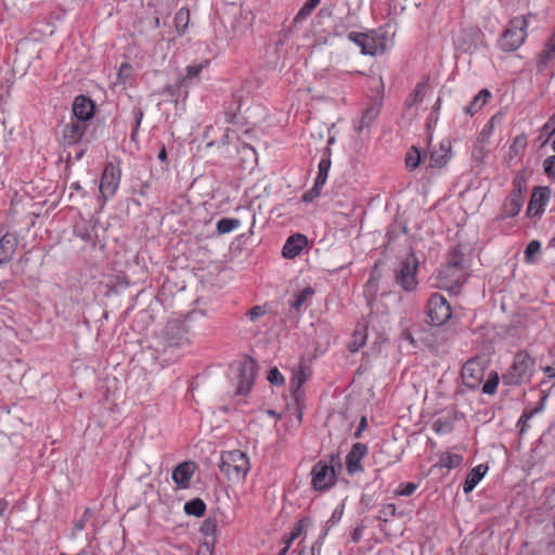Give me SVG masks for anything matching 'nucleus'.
<instances>
[{
  "label": "nucleus",
  "mask_w": 555,
  "mask_h": 555,
  "mask_svg": "<svg viewBox=\"0 0 555 555\" xmlns=\"http://www.w3.org/2000/svg\"><path fill=\"white\" fill-rule=\"evenodd\" d=\"M463 463V456L456 453L446 452L439 457L437 466L453 469L459 467Z\"/></svg>",
  "instance_id": "obj_29"
},
{
  "label": "nucleus",
  "mask_w": 555,
  "mask_h": 555,
  "mask_svg": "<svg viewBox=\"0 0 555 555\" xmlns=\"http://www.w3.org/2000/svg\"><path fill=\"white\" fill-rule=\"evenodd\" d=\"M307 244L308 240L304 234H293L286 240L282 255L286 259H294L302 251Z\"/></svg>",
  "instance_id": "obj_19"
},
{
  "label": "nucleus",
  "mask_w": 555,
  "mask_h": 555,
  "mask_svg": "<svg viewBox=\"0 0 555 555\" xmlns=\"http://www.w3.org/2000/svg\"><path fill=\"white\" fill-rule=\"evenodd\" d=\"M418 267V259L414 254H409L400 262V267L396 272V282L404 291L412 292L417 287L416 271Z\"/></svg>",
  "instance_id": "obj_5"
},
{
  "label": "nucleus",
  "mask_w": 555,
  "mask_h": 555,
  "mask_svg": "<svg viewBox=\"0 0 555 555\" xmlns=\"http://www.w3.org/2000/svg\"><path fill=\"white\" fill-rule=\"evenodd\" d=\"M337 475L334 466L320 461L311 469V486L315 491H324L336 483Z\"/></svg>",
  "instance_id": "obj_6"
},
{
  "label": "nucleus",
  "mask_w": 555,
  "mask_h": 555,
  "mask_svg": "<svg viewBox=\"0 0 555 555\" xmlns=\"http://www.w3.org/2000/svg\"><path fill=\"white\" fill-rule=\"evenodd\" d=\"M206 511V505L203 500L194 499L184 504V512L188 515H193L196 517H201L204 515Z\"/></svg>",
  "instance_id": "obj_31"
},
{
  "label": "nucleus",
  "mask_w": 555,
  "mask_h": 555,
  "mask_svg": "<svg viewBox=\"0 0 555 555\" xmlns=\"http://www.w3.org/2000/svg\"><path fill=\"white\" fill-rule=\"evenodd\" d=\"M166 158H167V153H166L165 147L163 146L162 150L158 153V159L162 160V162H165Z\"/></svg>",
  "instance_id": "obj_56"
},
{
  "label": "nucleus",
  "mask_w": 555,
  "mask_h": 555,
  "mask_svg": "<svg viewBox=\"0 0 555 555\" xmlns=\"http://www.w3.org/2000/svg\"><path fill=\"white\" fill-rule=\"evenodd\" d=\"M90 518V509L89 508H86L83 515L81 516L80 519H78L75 525H74V528H73V535H76L77 533H79L80 531L83 530L87 521L89 520Z\"/></svg>",
  "instance_id": "obj_46"
},
{
  "label": "nucleus",
  "mask_w": 555,
  "mask_h": 555,
  "mask_svg": "<svg viewBox=\"0 0 555 555\" xmlns=\"http://www.w3.org/2000/svg\"><path fill=\"white\" fill-rule=\"evenodd\" d=\"M529 21L527 16L514 17L503 31L499 46L502 50L511 52L521 47L526 37Z\"/></svg>",
  "instance_id": "obj_4"
},
{
  "label": "nucleus",
  "mask_w": 555,
  "mask_h": 555,
  "mask_svg": "<svg viewBox=\"0 0 555 555\" xmlns=\"http://www.w3.org/2000/svg\"><path fill=\"white\" fill-rule=\"evenodd\" d=\"M120 177L121 170L118 166L112 163L105 166L99 188L104 202L115 195L119 188Z\"/></svg>",
  "instance_id": "obj_10"
},
{
  "label": "nucleus",
  "mask_w": 555,
  "mask_h": 555,
  "mask_svg": "<svg viewBox=\"0 0 555 555\" xmlns=\"http://www.w3.org/2000/svg\"><path fill=\"white\" fill-rule=\"evenodd\" d=\"M266 310L261 306H255L253 307L249 312L248 317L251 321H257L260 317L264 314Z\"/></svg>",
  "instance_id": "obj_51"
},
{
  "label": "nucleus",
  "mask_w": 555,
  "mask_h": 555,
  "mask_svg": "<svg viewBox=\"0 0 555 555\" xmlns=\"http://www.w3.org/2000/svg\"><path fill=\"white\" fill-rule=\"evenodd\" d=\"M552 149L555 152V140L552 142Z\"/></svg>",
  "instance_id": "obj_61"
},
{
  "label": "nucleus",
  "mask_w": 555,
  "mask_h": 555,
  "mask_svg": "<svg viewBox=\"0 0 555 555\" xmlns=\"http://www.w3.org/2000/svg\"><path fill=\"white\" fill-rule=\"evenodd\" d=\"M321 0H308L297 13L295 20L300 21L306 18L311 12L320 4Z\"/></svg>",
  "instance_id": "obj_37"
},
{
  "label": "nucleus",
  "mask_w": 555,
  "mask_h": 555,
  "mask_svg": "<svg viewBox=\"0 0 555 555\" xmlns=\"http://www.w3.org/2000/svg\"><path fill=\"white\" fill-rule=\"evenodd\" d=\"M300 555H313V554H310V553H301Z\"/></svg>",
  "instance_id": "obj_64"
},
{
  "label": "nucleus",
  "mask_w": 555,
  "mask_h": 555,
  "mask_svg": "<svg viewBox=\"0 0 555 555\" xmlns=\"http://www.w3.org/2000/svg\"><path fill=\"white\" fill-rule=\"evenodd\" d=\"M313 295H314V289L312 287H310V286L305 287L295 296V300L292 304V307L294 309H296L297 311H299L304 306H306L308 304V301L311 300Z\"/></svg>",
  "instance_id": "obj_30"
},
{
  "label": "nucleus",
  "mask_w": 555,
  "mask_h": 555,
  "mask_svg": "<svg viewBox=\"0 0 555 555\" xmlns=\"http://www.w3.org/2000/svg\"><path fill=\"white\" fill-rule=\"evenodd\" d=\"M367 454V448L365 444L357 442L352 446L350 452L346 457V468L351 475L363 470L361 461Z\"/></svg>",
  "instance_id": "obj_18"
},
{
  "label": "nucleus",
  "mask_w": 555,
  "mask_h": 555,
  "mask_svg": "<svg viewBox=\"0 0 555 555\" xmlns=\"http://www.w3.org/2000/svg\"><path fill=\"white\" fill-rule=\"evenodd\" d=\"M464 267L443 266L437 274V287L456 292L465 281Z\"/></svg>",
  "instance_id": "obj_7"
},
{
  "label": "nucleus",
  "mask_w": 555,
  "mask_h": 555,
  "mask_svg": "<svg viewBox=\"0 0 555 555\" xmlns=\"http://www.w3.org/2000/svg\"><path fill=\"white\" fill-rule=\"evenodd\" d=\"M331 168V159L328 157L321 158L319 166H318V176L314 180L318 185L324 186L326 183V180L328 178V172Z\"/></svg>",
  "instance_id": "obj_33"
},
{
  "label": "nucleus",
  "mask_w": 555,
  "mask_h": 555,
  "mask_svg": "<svg viewBox=\"0 0 555 555\" xmlns=\"http://www.w3.org/2000/svg\"><path fill=\"white\" fill-rule=\"evenodd\" d=\"M485 378V367L478 359L467 361L462 367V379L468 388H477Z\"/></svg>",
  "instance_id": "obj_13"
},
{
  "label": "nucleus",
  "mask_w": 555,
  "mask_h": 555,
  "mask_svg": "<svg viewBox=\"0 0 555 555\" xmlns=\"http://www.w3.org/2000/svg\"><path fill=\"white\" fill-rule=\"evenodd\" d=\"M421 89H422V87H421V86H418V88H417V90H416V93H417V94L421 92Z\"/></svg>",
  "instance_id": "obj_62"
},
{
  "label": "nucleus",
  "mask_w": 555,
  "mask_h": 555,
  "mask_svg": "<svg viewBox=\"0 0 555 555\" xmlns=\"http://www.w3.org/2000/svg\"><path fill=\"white\" fill-rule=\"evenodd\" d=\"M17 245L14 234L7 233L0 238V264L11 260Z\"/></svg>",
  "instance_id": "obj_23"
},
{
  "label": "nucleus",
  "mask_w": 555,
  "mask_h": 555,
  "mask_svg": "<svg viewBox=\"0 0 555 555\" xmlns=\"http://www.w3.org/2000/svg\"><path fill=\"white\" fill-rule=\"evenodd\" d=\"M554 167H555V156L546 157L544 159V162H543V168H544L545 173L548 177H554L555 176Z\"/></svg>",
  "instance_id": "obj_49"
},
{
  "label": "nucleus",
  "mask_w": 555,
  "mask_h": 555,
  "mask_svg": "<svg viewBox=\"0 0 555 555\" xmlns=\"http://www.w3.org/2000/svg\"><path fill=\"white\" fill-rule=\"evenodd\" d=\"M289 547L291 545L285 544L284 548L280 551L279 555H285Z\"/></svg>",
  "instance_id": "obj_59"
},
{
  "label": "nucleus",
  "mask_w": 555,
  "mask_h": 555,
  "mask_svg": "<svg viewBox=\"0 0 555 555\" xmlns=\"http://www.w3.org/2000/svg\"><path fill=\"white\" fill-rule=\"evenodd\" d=\"M128 68H129V66L127 64H122L119 72L121 73L124 69H128Z\"/></svg>",
  "instance_id": "obj_60"
},
{
  "label": "nucleus",
  "mask_w": 555,
  "mask_h": 555,
  "mask_svg": "<svg viewBox=\"0 0 555 555\" xmlns=\"http://www.w3.org/2000/svg\"><path fill=\"white\" fill-rule=\"evenodd\" d=\"M380 514L385 517V519L388 517H393L397 514V507L392 503L386 504L380 509Z\"/></svg>",
  "instance_id": "obj_50"
},
{
  "label": "nucleus",
  "mask_w": 555,
  "mask_h": 555,
  "mask_svg": "<svg viewBox=\"0 0 555 555\" xmlns=\"http://www.w3.org/2000/svg\"><path fill=\"white\" fill-rule=\"evenodd\" d=\"M365 340L366 335L364 334V332L357 330L353 334L352 341L349 345V350L351 352H357L365 344Z\"/></svg>",
  "instance_id": "obj_38"
},
{
  "label": "nucleus",
  "mask_w": 555,
  "mask_h": 555,
  "mask_svg": "<svg viewBox=\"0 0 555 555\" xmlns=\"http://www.w3.org/2000/svg\"><path fill=\"white\" fill-rule=\"evenodd\" d=\"M395 33L389 25H384L367 33L351 31L348 39L356 43L364 55H382L393 46Z\"/></svg>",
  "instance_id": "obj_1"
},
{
  "label": "nucleus",
  "mask_w": 555,
  "mask_h": 555,
  "mask_svg": "<svg viewBox=\"0 0 555 555\" xmlns=\"http://www.w3.org/2000/svg\"><path fill=\"white\" fill-rule=\"evenodd\" d=\"M450 157L451 144L448 140H443L429 155H425L424 160L427 162L428 166L431 168H441L449 162Z\"/></svg>",
  "instance_id": "obj_16"
},
{
  "label": "nucleus",
  "mask_w": 555,
  "mask_h": 555,
  "mask_svg": "<svg viewBox=\"0 0 555 555\" xmlns=\"http://www.w3.org/2000/svg\"><path fill=\"white\" fill-rule=\"evenodd\" d=\"M534 372V360L526 352L515 354L513 363L503 374V383L508 386H517L531 379Z\"/></svg>",
  "instance_id": "obj_3"
},
{
  "label": "nucleus",
  "mask_w": 555,
  "mask_h": 555,
  "mask_svg": "<svg viewBox=\"0 0 555 555\" xmlns=\"http://www.w3.org/2000/svg\"><path fill=\"white\" fill-rule=\"evenodd\" d=\"M490 98L491 93L489 90H480L478 94L474 96L473 101L467 106L464 107V112L470 116L475 115L476 113L482 109V107L487 104Z\"/></svg>",
  "instance_id": "obj_26"
},
{
  "label": "nucleus",
  "mask_w": 555,
  "mask_h": 555,
  "mask_svg": "<svg viewBox=\"0 0 555 555\" xmlns=\"http://www.w3.org/2000/svg\"><path fill=\"white\" fill-rule=\"evenodd\" d=\"M444 266L463 267V255L456 248L450 251L448 262Z\"/></svg>",
  "instance_id": "obj_45"
},
{
  "label": "nucleus",
  "mask_w": 555,
  "mask_h": 555,
  "mask_svg": "<svg viewBox=\"0 0 555 555\" xmlns=\"http://www.w3.org/2000/svg\"><path fill=\"white\" fill-rule=\"evenodd\" d=\"M424 158L425 156H423L421 152L413 146L405 156V165L410 169H415Z\"/></svg>",
  "instance_id": "obj_34"
},
{
  "label": "nucleus",
  "mask_w": 555,
  "mask_h": 555,
  "mask_svg": "<svg viewBox=\"0 0 555 555\" xmlns=\"http://www.w3.org/2000/svg\"><path fill=\"white\" fill-rule=\"evenodd\" d=\"M268 380L272 385H282L284 383V377L276 367H273L269 371Z\"/></svg>",
  "instance_id": "obj_47"
},
{
  "label": "nucleus",
  "mask_w": 555,
  "mask_h": 555,
  "mask_svg": "<svg viewBox=\"0 0 555 555\" xmlns=\"http://www.w3.org/2000/svg\"><path fill=\"white\" fill-rule=\"evenodd\" d=\"M214 530H215V524L211 520H205L202 526V531L205 534H210L214 532Z\"/></svg>",
  "instance_id": "obj_53"
},
{
  "label": "nucleus",
  "mask_w": 555,
  "mask_h": 555,
  "mask_svg": "<svg viewBox=\"0 0 555 555\" xmlns=\"http://www.w3.org/2000/svg\"><path fill=\"white\" fill-rule=\"evenodd\" d=\"M73 119L87 122L93 117L94 104L91 99L85 95L75 98L72 106Z\"/></svg>",
  "instance_id": "obj_15"
},
{
  "label": "nucleus",
  "mask_w": 555,
  "mask_h": 555,
  "mask_svg": "<svg viewBox=\"0 0 555 555\" xmlns=\"http://www.w3.org/2000/svg\"><path fill=\"white\" fill-rule=\"evenodd\" d=\"M304 528L305 521H298L292 529L291 533L287 537H285L284 544L292 545V543L302 533Z\"/></svg>",
  "instance_id": "obj_40"
},
{
  "label": "nucleus",
  "mask_w": 555,
  "mask_h": 555,
  "mask_svg": "<svg viewBox=\"0 0 555 555\" xmlns=\"http://www.w3.org/2000/svg\"><path fill=\"white\" fill-rule=\"evenodd\" d=\"M544 373L547 375V377L553 378L555 377V365H548L544 367Z\"/></svg>",
  "instance_id": "obj_55"
},
{
  "label": "nucleus",
  "mask_w": 555,
  "mask_h": 555,
  "mask_svg": "<svg viewBox=\"0 0 555 555\" xmlns=\"http://www.w3.org/2000/svg\"><path fill=\"white\" fill-rule=\"evenodd\" d=\"M322 188V185H318L317 182H314L313 186L304 193L302 202L311 203L317 199L321 195Z\"/></svg>",
  "instance_id": "obj_42"
},
{
  "label": "nucleus",
  "mask_w": 555,
  "mask_h": 555,
  "mask_svg": "<svg viewBox=\"0 0 555 555\" xmlns=\"http://www.w3.org/2000/svg\"><path fill=\"white\" fill-rule=\"evenodd\" d=\"M209 61H203L196 64H190L185 68L184 76L181 77V83H185L189 88L193 81L198 80L201 73L207 68Z\"/></svg>",
  "instance_id": "obj_25"
},
{
  "label": "nucleus",
  "mask_w": 555,
  "mask_h": 555,
  "mask_svg": "<svg viewBox=\"0 0 555 555\" xmlns=\"http://www.w3.org/2000/svg\"><path fill=\"white\" fill-rule=\"evenodd\" d=\"M452 422L447 418H438L433 423V429L439 435L449 434L452 430Z\"/></svg>",
  "instance_id": "obj_36"
},
{
  "label": "nucleus",
  "mask_w": 555,
  "mask_h": 555,
  "mask_svg": "<svg viewBox=\"0 0 555 555\" xmlns=\"http://www.w3.org/2000/svg\"><path fill=\"white\" fill-rule=\"evenodd\" d=\"M517 425L520 427V431L524 433L528 426V422H521L520 424L518 422Z\"/></svg>",
  "instance_id": "obj_58"
},
{
  "label": "nucleus",
  "mask_w": 555,
  "mask_h": 555,
  "mask_svg": "<svg viewBox=\"0 0 555 555\" xmlns=\"http://www.w3.org/2000/svg\"><path fill=\"white\" fill-rule=\"evenodd\" d=\"M162 333L168 347H180L190 340L189 327L181 320L168 321Z\"/></svg>",
  "instance_id": "obj_8"
},
{
  "label": "nucleus",
  "mask_w": 555,
  "mask_h": 555,
  "mask_svg": "<svg viewBox=\"0 0 555 555\" xmlns=\"http://www.w3.org/2000/svg\"><path fill=\"white\" fill-rule=\"evenodd\" d=\"M86 130V124L70 118L61 128V141L64 145H74L82 139Z\"/></svg>",
  "instance_id": "obj_14"
},
{
  "label": "nucleus",
  "mask_w": 555,
  "mask_h": 555,
  "mask_svg": "<svg viewBox=\"0 0 555 555\" xmlns=\"http://www.w3.org/2000/svg\"><path fill=\"white\" fill-rule=\"evenodd\" d=\"M336 514H337V511H335V512L333 513L332 518H331V520H332L334 524H335L336 521H338V520H339L340 515H341V513H339V514H338V516H337Z\"/></svg>",
  "instance_id": "obj_57"
},
{
  "label": "nucleus",
  "mask_w": 555,
  "mask_h": 555,
  "mask_svg": "<svg viewBox=\"0 0 555 555\" xmlns=\"http://www.w3.org/2000/svg\"><path fill=\"white\" fill-rule=\"evenodd\" d=\"M312 371L305 361H300L297 369L293 371L291 378V390L295 397L300 390V387L310 378Z\"/></svg>",
  "instance_id": "obj_21"
},
{
  "label": "nucleus",
  "mask_w": 555,
  "mask_h": 555,
  "mask_svg": "<svg viewBox=\"0 0 555 555\" xmlns=\"http://www.w3.org/2000/svg\"><path fill=\"white\" fill-rule=\"evenodd\" d=\"M527 145V137L525 134L517 135L514 139L513 144L509 147V152L514 154H518L522 151Z\"/></svg>",
  "instance_id": "obj_44"
},
{
  "label": "nucleus",
  "mask_w": 555,
  "mask_h": 555,
  "mask_svg": "<svg viewBox=\"0 0 555 555\" xmlns=\"http://www.w3.org/2000/svg\"><path fill=\"white\" fill-rule=\"evenodd\" d=\"M524 202L525 196L520 188L514 190L504 201L500 218L506 219L517 216L524 205Z\"/></svg>",
  "instance_id": "obj_17"
},
{
  "label": "nucleus",
  "mask_w": 555,
  "mask_h": 555,
  "mask_svg": "<svg viewBox=\"0 0 555 555\" xmlns=\"http://www.w3.org/2000/svg\"><path fill=\"white\" fill-rule=\"evenodd\" d=\"M451 307L447 299L439 294L431 295L427 307V315L430 323L435 326H440L451 318Z\"/></svg>",
  "instance_id": "obj_9"
},
{
  "label": "nucleus",
  "mask_w": 555,
  "mask_h": 555,
  "mask_svg": "<svg viewBox=\"0 0 555 555\" xmlns=\"http://www.w3.org/2000/svg\"><path fill=\"white\" fill-rule=\"evenodd\" d=\"M499 380L500 378L498 373L491 372L482 386V392L486 395H493L496 391Z\"/></svg>",
  "instance_id": "obj_35"
},
{
  "label": "nucleus",
  "mask_w": 555,
  "mask_h": 555,
  "mask_svg": "<svg viewBox=\"0 0 555 555\" xmlns=\"http://www.w3.org/2000/svg\"><path fill=\"white\" fill-rule=\"evenodd\" d=\"M414 482L401 483L396 490L395 494L400 496H411L417 489Z\"/></svg>",
  "instance_id": "obj_41"
},
{
  "label": "nucleus",
  "mask_w": 555,
  "mask_h": 555,
  "mask_svg": "<svg viewBox=\"0 0 555 555\" xmlns=\"http://www.w3.org/2000/svg\"><path fill=\"white\" fill-rule=\"evenodd\" d=\"M541 411H542V408H535L533 410L524 411V413L521 414V416L519 418V424L521 422H529V420H531L537 413H539Z\"/></svg>",
  "instance_id": "obj_52"
},
{
  "label": "nucleus",
  "mask_w": 555,
  "mask_h": 555,
  "mask_svg": "<svg viewBox=\"0 0 555 555\" xmlns=\"http://www.w3.org/2000/svg\"><path fill=\"white\" fill-rule=\"evenodd\" d=\"M241 227V221L234 218H222L217 222V231L219 234L231 233Z\"/></svg>",
  "instance_id": "obj_32"
},
{
  "label": "nucleus",
  "mask_w": 555,
  "mask_h": 555,
  "mask_svg": "<svg viewBox=\"0 0 555 555\" xmlns=\"http://www.w3.org/2000/svg\"><path fill=\"white\" fill-rule=\"evenodd\" d=\"M553 134H555V113L541 128V137H544V143L547 142Z\"/></svg>",
  "instance_id": "obj_39"
},
{
  "label": "nucleus",
  "mask_w": 555,
  "mask_h": 555,
  "mask_svg": "<svg viewBox=\"0 0 555 555\" xmlns=\"http://www.w3.org/2000/svg\"><path fill=\"white\" fill-rule=\"evenodd\" d=\"M378 115V109L376 107H370L367 108L361 118V126L359 127V130H361L364 126H369Z\"/></svg>",
  "instance_id": "obj_43"
},
{
  "label": "nucleus",
  "mask_w": 555,
  "mask_h": 555,
  "mask_svg": "<svg viewBox=\"0 0 555 555\" xmlns=\"http://www.w3.org/2000/svg\"><path fill=\"white\" fill-rule=\"evenodd\" d=\"M551 198V190L547 186H535L532 190L531 197L526 209L528 218L540 217Z\"/></svg>",
  "instance_id": "obj_11"
},
{
  "label": "nucleus",
  "mask_w": 555,
  "mask_h": 555,
  "mask_svg": "<svg viewBox=\"0 0 555 555\" xmlns=\"http://www.w3.org/2000/svg\"><path fill=\"white\" fill-rule=\"evenodd\" d=\"M189 22L190 11L186 8L179 9L173 18L175 28L179 36H183L186 33Z\"/></svg>",
  "instance_id": "obj_28"
},
{
  "label": "nucleus",
  "mask_w": 555,
  "mask_h": 555,
  "mask_svg": "<svg viewBox=\"0 0 555 555\" xmlns=\"http://www.w3.org/2000/svg\"><path fill=\"white\" fill-rule=\"evenodd\" d=\"M237 395H246L255 380L256 376V363L251 359H246L238 364L237 367Z\"/></svg>",
  "instance_id": "obj_12"
},
{
  "label": "nucleus",
  "mask_w": 555,
  "mask_h": 555,
  "mask_svg": "<svg viewBox=\"0 0 555 555\" xmlns=\"http://www.w3.org/2000/svg\"><path fill=\"white\" fill-rule=\"evenodd\" d=\"M488 466L485 464H479L472 468L463 483L464 493H470L477 487V485L483 479V477L488 473Z\"/></svg>",
  "instance_id": "obj_22"
},
{
  "label": "nucleus",
  "mask_w": 555,
  "mask_h": 555,
  "mask_svg": "<svg viewBox=\"0 0 555 555\" xmlns=\"http://www.w3.org/2000/svg\"><path fill=\"white\" fill-rule=\"evenodd\" d=\"M189 88L185 83H181V78L177 80L175 85H168L164 88L163 94L169 95L173 101H179L180 99H186L189 94Z\"/></svg>",
  "instance_id": "obj_27"
},
{
  "label": "nucleus",
  "mask_w": 555,
  "mask_h": 555,
  "mask_svg": "<svg viewBox=\"0 0 555 555\" xmlns=\"http://www.w3.org/2000/svg\"><path fill=\"white\" fill-rule=\"evenodd\" d=\"M219 469L231 481H244L250 469L249 459L240 450L222 452Z\"/></svg>",
  "instance_id": "obj_2"
},
{
  "label": "nucleus",
  "mask_w": 555,
  "mask_h": 555,
  "mask_svg": "<svg viewBox=\"0 0 555 555\" xmlns=\"http://www.w3.org/2000/svg\"><path fill=\"white\" fill-rule=\"evenodd\" d=\"M555 61V31L546 41L543 50L541 51L538 60L539 70L545 69L551 63Z\"/></svg>",
  "instance_id": "obj_24"
},
{
  "label": "nucleus",
  "mask_w": 555,
  "mask_h": 555,
  "mask_svg": "<svg viewBox=\"0 0 555 555\" xmlns=\"http://www.w3.org/2000/svg\"><path fill=\"white\" fill-rule=\"evenodd\" d=\"M210 554H211V546H210V544H209V543H207V542H206V543H204V544L199 547V550H198V552H197V555H210Z\"/></svg>",
  "instance_id": "obj_54"
},
{
  "label": "nucleus",
  "mask_w": 555,
  "mask_h": 555,
  "mask_svg": "<svg viewBox=\"0 0 555 555\" xmlns=\"http://www.w3.org/2000/svg\"><path fill=\"white\" fill-rule=\"evenodd\" d=\"M364 424H365V418H362L361 426H364Z\"/></svg>",
  "instance_id": "obj_63"
},
{
  "label": "nucleus",
  "mask_w": 555,
  "mask_h": 555,
  "mask_svg": "<svg viewBox=\"0 0 555 555\" xmlns=\"http://www.w3.org/2000/svg\"><path fill=\"white\" fill-rule=\"evenodd\" d=\"M195 472V465L192 462H183L179 464L172 472V480L180 489H185L190 485V480Z\"/></svg>",
  "instance_id": "obj_20"
},
{
  "label": "nucleus",
  "mask_w": 555,
  "mask_h": 555,
  "mask_svg": "<svg viewBox=\"0 0 555 555\" xmlns=\"http://www.w3.org/2000/svg\"><path fill=\"white\" fill-rule=\"evenodd\" d=\"M541 249V243L539 241H531L527 247H526V258L528 261H530V258L534 255V254H538Z\"/></svg>",
  "instance_id": "obj_48"
}]
</instances>
